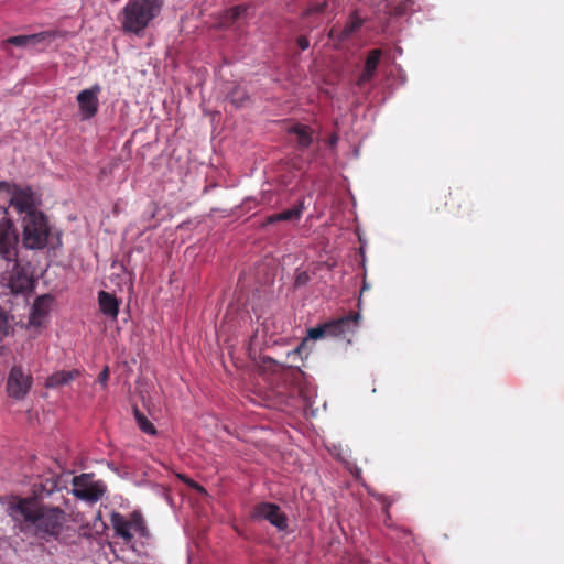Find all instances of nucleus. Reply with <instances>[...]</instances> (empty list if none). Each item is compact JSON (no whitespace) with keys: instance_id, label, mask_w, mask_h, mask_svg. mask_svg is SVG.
Returning <instances> with one entry per match:
<instances>
[{"instance_id":"0eeeda50","label":"nucleus","mask_w":564,"mask_h":564,"mask_svg":"<svg viewBox=\"0 0 564 564\" xmlns=\"http://www.w3.org/2000/svg\"><path fill=\"white\" fill-rule=\"evenodd\" d=\"M33 386V377L21 365L13 366L7 378L6 390L10 398L23 400Z\"/></svg>"},{"instance_id":"c756f323","label":"nucleus","mask_w":564,"mask_h":564,"mask_svg":"<svg viewBox=\"0 0 564 564\" xmlns=\"http://www.w3.org/2000/svg\"><path fill=\"white\" fill-rule=\"evenodd\" d=\"M177 477L184 482L186 484L188 487L195 489V487L197 486L198 482H196L195 480L191 479L189 477L185 476V475H177Z\"/></svg>"},{"instance_id":"9d476101","label":"nucleus","mask_w":564,"mask_h":564,"mask_svg":"<svg viewBox=\"0 0 564 564\" xmlns=\"http://www.w3.org/2000/svg\"><path fill=\"white\" fill-rule=\"evenodd\" d=\"M101 88L99 85H94L88 89L78 93L76 100L79 108V113L83 120H89L96 116L99 109L98 94Z\"/></svg>"},{"instance_id":"7ed1b4c3","label":"nucleus","mask_w":564,"mask_h":564,"mask_svg":"<svg viewBox=\"0 0 564 564\" xmlns=\"http://www.w3.org/2000/svg\"><path fill=\"white\" fill-rule=\"evenodd\" d=\"M164 0H129L121 11V26L127 33L140 34L155 19Z\"/></svg>"},{"instance_id":"b1692460","label":"nucleus","mask_w":564,"mask_h":564,"mask_svg":"<svg viewBox=\"0 0 564 564\" xmlns=\"http://www.w3.org/2000/svg\"><path fill=\"white\" fill-rule=\"evenodd\" d=\"M134 416H135L137 423L142 432H144L145 434H149V435L156 434V430H155L154 425L138 409H134Z\"/></svg>"},{"instance_id":"4be33fe9","label":"nucleus","mask_w":564,"mask_h":564,"mask_svg":"<svg viewBox=\"0 0 564 564\" xmlns=\"http://www.w3.org/2000/svg\"><path fill=\"white\" fill-rule=\"evenodd\" d=\"M445 205L448 206L451 212L458 214L463 205H470V199L462 191H456L455 193L449 192L448 200H446Z\"/></svg>"},{"instance_id":"2f4dec72","label":"nucleus","mask_w":564,"mask_h":564,"mask_svg":"<svg viewBox=\"0 0 564 564\" xmlns=\"http://www.w3.org/2000/svg\"><path fill=\"white\" fill-rule=\"evenodd\" d=\"M1 184H9V183L8 182H0V185ZM3 197L4 196L0 192V209H7L8 210V206H10V199L3 198Z\"/></svg>"},{"instance_id":"412c9836","label":"nucleus","mask_w":564,"mask_h":564,"mask_svg":"<svg viewBox=\"0 0 564 564\" xmlns=\"http://www.w3.org/2000/svg\"><path fill=\"white\" fill-rule=\"evenodd\" d=\"M78 376V371H58L46 379L47 388H58L74 380Z\"/></svg>"},{"instance_id":"bb28decb","label":"nucleus","mask_w":564,"mask_h":564,"mask_svg":"<svg viewBox=\"0 0 564 564\" xmlns=\"http://www.w3.org/2000/svg\"><path fill=\"white\" fill-rule=\"evenodd\" d=\"M9 322L6 313L0 310V341L9 334Z\"/></svg>"},{"instance_id":"20e7f679","label":"nucleus","mask_w":564,"mask_h":564,"mask_svg":"<svg viewBox=\"0 0 564 564\" xmlns=\"http://www.w3.org/2000/svg\"><path fill=\"white\" fill-rule=\"evenodd\" d=\"M0 261L3 263L4 271H11L8 285L12 293H25L33 290L34 269L29 262L23 264L19 249H0Z\"/></svg>"},{"instance_id":"1a4fd4ad","label":"nucleus","mask_w":564,"mask_h":564,"mask_svg":"<svg viewBox=\"0 0 564 564\" xmlns=\"http://www.w3.org/2000/svg\"><path fill=\"white\" fill-rule=\"evenodd\" d=\"M250 517L254 521L267 520L274 525L279 531L288 529V517L281 511V508L271 502L257 503L251 512Z\"/></svg>"},{"instance_id":"4468645a","label":"nucleus","mask_w":564,"mask_h":564,"mask_svg":"<svg viewBox=\"0 0 564 564\" xmlns=\"http://www.w3.org/2000/svg\"><path fill=\"white\" fill-rule=\"evenodd\" d=\"M362 24L364 19H361L356 12H354L352 14H350L344 28L337 29L336 26H333L329 30L328 37L333 41L341 43L351 37L356 32H358Z\"/></svg>"},{"instance_id":"f03ea898","label":"nucleus","mask_w":564,"mask_h":564,"mask_svg":"<svg viewBox=\"0 0 564 564\" xmlns=\"http://www.w3.org/2000/svg\"><path fill=\"white\" fill-rule=\"evenodd\" d=\"M22 227V247H59L62 245L61 231L50 224L43 212L24 215Z\"/></svg>"},{"instance_id":"473e14b6","label":"nucleus","mask_w":564,"mask_h":564,"mask_svg":"<svg viewBox=\"0 0 564 564\" xmlns=\"http://www.w3.org/2000/svg\"><path fill=\"white\" fill-rule=\"evenodd\" d=\"M338 142V137L336 134H333L329 137L328 139V145L329 147H335Z\"/></svg>"},{"instance_id":"5701e85b","label":"nucleus","mask_w":564,"mask_h":564,"mask_svg":"<svg viewBox=\"0 0 564 564\" xmlns=\"http://www.w3.org/2000/svg\"><path fill=\"white\" fill-rule=\"evenodd\" d=\"M228 98L236 107H241L249 99L247 90L241 86H235L228 95Z\"/></svg>"},{"instance_id":"6e6552de","label":"nucleus","mask_w":564,"mask_h":564,"mask_svg":"<svg viewBox=\"0 0 564 564\" xmlns=\"http://www.w3.org/2000/svg\"><path fill=\"white\" fill-rule=\"evenodd\" d=\"M105 491V485L101 481H93L90 474H82L73 478V494L82 500L96 502Z\"/></svg>"},{"instance_id":"f8f14e48","label":"nucleus","mask_w":564,"mask_h":564,"mask_svg":"<svg viewBox=\"0 0 564 564\" xmlns=\"http://www.w3.org/2000/svg\"><path fill=\"white\" fill-rule=\"evenodd\" d=\"M19 231L7 209H0V247H18Z\"/></svg>"},{"instance_id":"f257e3e1","label":"nucleus","mask_w":564,"mask_h":564,"mask_svg":"<svg viewBox=\"0 0 564 564\" xmlns=\"http://www.w3.org/2000/svg\"><path fill=\"white\" fill-rule=\"evenodd\" d=\"M7 513L21 533L44 540L58 535L65 520L61 508L45 506L30 497H12Z\"/></svg>"},{"instance_id":"39448f33","label":"nucleus","mask_w":564,"mask_h":564,"mask_svg":"<svg viewBox=\"0 0 564 564\" xmlns=\"http://www.w3.org/2000/svg\"><path fill=\"white\" fill-rule=\"evenodd\" d=\"M0 192L4 196L3 198L10 199V206L19 214L40 213V210L36 209L39 198L30 186L1 184Z\"/></svg>"},{"instance_id":"f3484780","label":"nucleus","mask_w":564,"mask_h":564,"mask_svg":"<svg viewBox=\"0 0 564 564\" xmlns=\"http://www.w3.org/2000/svg\"><path fill=\"white\" fill-rule=\"evenodd\" d=\"M304 209V199L299 200L297 204H295L291 208L268 216L263 225H274L275 223L279 221H299L303 215Z\"/></svg>"},{"instance_id":"aec40b11","label":"nucleus","mask_w":564,"mask_h":564,"mask_svg":"<svg viewBox=\"0 0 564 564\" xmlns=\"http://www.w3.org/2000/svg\"><path fill=\"white\" fill-rule=\"evenodd\" d=\"M289 132L296 135L301 149L308 148L313 142V130L308 126L296 123L290 128Z\"/></svg>"},{"instance_id":"393cba45","label":"nucleus","mask_w":564,"mask_h":564,"mask_svg":"<svg viewBox=\"0 0 564 564\" xmlns=\"http://www.w3.org/2000/svg\"><path fill=\"white\" fill-rule=\"evenodd\" d=\"M249 10V6L246 4H239L236 7H232L227 10L226 18L227 20L235 22L239 20L241 17L246 15Z\"/></svg>"},{"instance_id":"2eb2a0df","label":"nucleus","mask_w":564,"mask_h":564,"mask_svg":"<svg viewBox=\"0 0 564 564\" xmlns=\"http://www.w3.org/2000/svg\"><path fill=\"white\" fill-rule=\"evenodd\" d=\"M381 56L382 51L380 48H373L368 52L362 73L356 80V85L358 87H364L367 83L375 78L378 66L380 64Z\"/></svg>"},{"instance_id":"dca6fc26","label":"nucleus","mask_w":564,"mask_h":564,"mask_svg":"<svg viewBox=\"0 0 564 564\" xmlns=\"http://www.w3.org/2000/svg\"><path fill=\"white\" fill-rule=\"evenodd\" d=\"M53 300V296L50 294H44L36 297L30 313L29 323L31 325L40 327L44 324L45 318L50 313V307Z\"/></svg>"},{"instance_id":"c85d7f7f","label":"nucleus","mask_w":564,"mask_h":564,"mask_svg":"<svg viewBox=\"0 0 564 564\" xmlns=\"http://www.w3.org/2000/svg\"><path fill=\"white\" fill-rule=\"evenodd\" d=\"M108 379H109V368L105 367L98 376V382H100L101 384L105 386L107 383Z\"/></svg>"},{"instance_id":"cd10ccee","label":"nucleus","mask_w":564,"mask_h":564,"mask_svg":"<svg viewBox=\"0 0 564 564\" xmlns=\"http://www.w3.org/2000/svg\"><path fill=\"white\" fill-rule=\"evenodd\" d=\"M308 281H310V275L306 271L296 272L295 279H294L295 288L304 286L308 283Z\"/></svg>"},{"instance_id":"e433bc0d","label":"nucleus","mask_w":564,"mask_h":564,"mask_svg":"<svg viewBox=\"0 0 564 564\" xmlns=\"http://www.w3.org/2000/svg\"><path fill=\"white\" fill-rule=\"evenodd\" d=\"M466 207H468V210H471V204L470 205H465Z\"/></svg>"},{"instance_id":"9b49d317","label":"nucleus","mask_w":564,"mask_h":564,"mask_svg":"<svg viewBox=\"0 0 564 564\" xmlns=\"http://www.w3.org/2000/svg\"><path fill=\"white\" fill-rule=\"evenodd\" d=\"M359 319V313L350 312L348 315L324 323L327 336L345 337L352 334L358 327Z\"/></svg>"},{"instance_id":"a211bd4d","label":"nucleus","mask_w":564,"mask_h":564,"mask_svg":"<svg viewBox=\"0 0 564 564\" xmlns=\"http://www.w3.org/2000/svg\"><path fill=\"white\" fill-rule=\"evenodd\" d=\"M98 304L102 314L117 318L119 313V301L113 294H110L106 291H100L98 293Z\"/></svg>"},{"instance_id":"6ab92c4d","label":"nucleus","mask_w":564,"mask_h":564,"mask_svg":"<svg viewBox=\"0 0 564 564\" xmlns=\"http://www.w3.org/2000/svg\"><path fill=\"white\" fill-rule=\"evenodd\" d=\"M327 336V332H326V328H325V324H321L316 327H312L307 330V337L295 348L293 349L292 351H290L288 354V358L289 359H295L296 357H301V354L305 347V344H306V339H313V340H317V339H321L323 337Z\"/></svg>"},{"instance_id":"72a5a7b5","label":"nucleus","mask_w":564,"mask_h":564,"mask_svg":"<svg viewBox=\"0 0 564 564\" xmlns=\"http://www.w3.org/2000/svg\"><path fill=\"white\" fill-rule=\"evenodd\" d=\"M194 490H196L200 495H207L206 489L202 485H199V484H197V486L195 487Z\"/></svg>"},{"instance_id":"c9c22d12","label":"nucleus","mask_w":564,"mask_h":564,"mask_svg":"<svg viewBox=\"0 0 564 564\" xmlns=\"http://www.w3.org/2000/svg\"><path fill=\"white\" fill-rule=\"evenodd\" d=\"M390 507V502H387L384 506L386 512H388V508Z\"/></svg>"},{"instance_id":"f704fd0d","label":"nucleus","mask_w":564,"mask_h":564,"mask_svg":"<svg viewBox=\"0 0 564 564\" xmlns=\"http://www.w3.org/2000/svg\"><path fill=\"white\" fill-rule=\"evenodd\" d=\"M326 265H327L328 268H333V267L335 265V262H334V261H333V262H328V261H326Z\"/></svg>"},{"instance_id":"423d86ee","label":"nucleus","mask_w":564,"mask_h":564,"mask_svg":"<svg viewBox=\"0 0 564 564\" xmlns=\"http://www.w3.org/2000/svg\"><path fill=\"white\" fill-rule=\"evenodd\" d=\"M110 521L116 535L120 536L127 544L131 543L133 540L132 531L139 533L141 536L148 535L144 519L139 511H133L129 518H126L119 512H112Z\"/></svg>"},{"instance_id":"ddd939ff","label":"nucleus","mask_w":564,"mask_h":564,"mask_svg":"<svg viewBox=\"0 0 564 564\" xmlns=\"http://www.w3.org/2000/svg\"><path fill=\"white\" fill-rule=\"evenodd\" d=\"M50 37V34L46 32L30 34V35H17L10 36L1 42V48L8 54H12L10 51V46L17 47H35L42 44L46 39Z\"/></svg>"},{"instance_id":"7c9ffc66","label":"nucleus","mask_w":564,"mask_h":564,"mask_svg":"<svg viewBox=\"0 0 564 564\" xmlns=\"http://www.w3.org/2000/svg\"><path fill=\"white\" fill-rule=\"evenodd\" d=\"M297 45L302 51H305L310 46V41L306 36H299L297 37Z\"/></svg>"},{"instance_id":"a878e982","label":"nucleus","mask_w":564,"mask_h":564,"mask_svg":"<svg viewBox=\"0 0 564 564\" xmlns=\"http://www.w3.org/2000/svg\"><path fill=\"white\" fill-rule=\"evenodd\" d=\"M328 7V2L327 1H324V2H321V3H315V4H312L310 6L306 11H305V15H313V14H321V13H324L326 11Z\"/></svg>"}]
</instances>
